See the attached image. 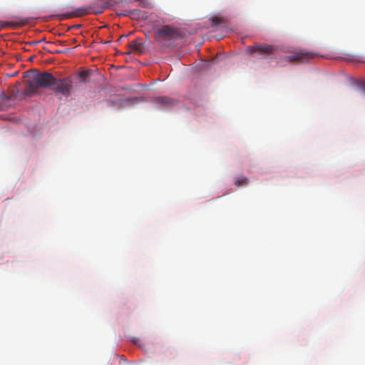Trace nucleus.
Returning <instances> with one entry per match:
<instances>
[{
	"label": "nucleus",
	"instance_id": "5",
	"mask_svg": "<svg viewBox=\"0 0 365 365\" xmlns=\"http://www.w3.org/2000/svg\"><path fill=\"white\" fill-rule=\"evenodd\" d=\"M317 55L314 53L299 51L292 55L288 56L285 58L286 61H301L305 62L310 58L316 57Z\"/></svg>",
	"mask_w": 365,
	"mask_h": 365
},
{
	"label": "nucleus",
	"instance_id": "7",
	"mask_svg": "<svg viewBox=\"0 0 365 365\" xmlns=\"http://www.w3.org/2000/svg\"><path fill=\"white\" fill-rule=\"evenodd\" d=\"M28 24V19H23L20 17L16 18L15 21H4L1 24V27L4 28H11L16 29L21 27Z\"/></svg>",
	"mask_w": 365,
	"mask_h": 365
},
{
	"label": "nucleus",
	"instance_id": "12",
	"mask_svg": "<svg viewBox=\"0 0 365 365\" xmlns=\"http://www.w3.org/2000/svg\"><path fill=\"white\" fill-rule=\"evenodd\" d=\"M354 90H359L361 92H365V83L364 81L359 82V85L356 84L353 86Z\"/></svg>",
	"mask_w": 365,
	"mask_h": 365
},
{
	"label": "nucleus",
	"instance_id": "13",
	"mask_svg": "<svg viewBox=\"0 0 365 365\" xmlns=\"http://www.w3.org/2000/svg\"><path fill=\"white\" fill-rule=\"evenodd\" d=\"M221 19L218 17L215 16L212 18V25L213 26L219 25L220 24H221Z\"/></svg>",
	"mask_w": 365,
	"mask_h": 365
},
{
	"label": "nucleus",
	"instance_id": "11",
	"mask_svg": "<svg viewBox=\"0 0 365 365\" xmlns=\"http://www.w3.org/2000/svg\"><path fill=\"white\" fill-rule=\"evenodd\" d=\"M249 179L243 175L238 176L235 180V185L237 187L244 186L247 184Z\"/></svg>",
	"mask_w": 365,
	"mask_h": 365
},
{
	"label": "nucleus",
	"instance_id": "8",
	"mask_svg": "<svg viewBox=\"0 0 365 365\" xmlns=\"http://www.w3.org/2000/svg\"><path fill=\"white\" fill-rule=\"evenodd\" d=\"M144 51L143 46L141 42L138 41V39H135L128 44V53H135L138 54H141Z\"/></svg>",
	"mask_w": 365,
	"mask_h": 365
},
{
	"label": "nucleus",
	"instance_id": "1",
	"mask_svg": "<svg viewBox=\"0 0 365 365\" xmlns=\"http://www.w3.org/2000/svg\"><path fill=\"white\" fill-rule=\"evenodd\" d=\"M26 85L24 94L29 97L37 93L39 88H44L51 89L56 96L61 95L68 98L73 88L71 78H56L50 73H41L38 70L29 71Z\"/></svg>",
	"mask_w": 365,
	"mask_h": 365
},
{
	"label": "nucleus",
	"instance_id": "10",
	"mask_svg": "<svg viewBox=\"0 0 365 365\" xmlns=\"http://www.w3.org/2000/svg\"><path fill=\"white\" fill-rule=\"evenodd\" d=\"M11 98L6 93H2L0 94V110H8L11 104L10 103Z\"/></svg>",
	"mask_w": 365,
	"mask_h": 365
},
{
	"label": "nucleus",
	"instance_id": "14",
	"mask_svg": "<svg viewBox=\"0 0 365 365\" xmlns=\"http://www.w3.org/2000/svg\"><path fill=\"white\" fill-rule=\"evenodd\" d=\"M87 75H88V73L86 71H81L78 73V76L80 78V79L85 82L86 81V77H87Z\"/></svg>",
	"mask_w": 365,
	"mask_h": 365
},
{
	"label": "nucleus",
	"instance_id": "4",
	"mask_svg": "<svg viewBox=\"0 0 365 365\" xmlns=\"http://www.w3.org/2000/svg\"><path fill=\"white\" fill-rule=\"evenodd\" d=\"M274 49V48L272 45L266 43H255L252 46H249L247 51L251 53H257L259 54H269L273 52Z\"/></svg>",
	"mask_w": 365,
	"mask_h": 365
},
{
	"label": "nucleus",
	"instance_id": "2",
	"mask_svg": "<svg viewBox=\"0 0 365 365\" xmlns=\"http://www.w3.org/2000/svg\"><path fill=\"white\" fill-rule=\"evenodd\" d=\"M110 6H112L110 0H97L88 6L78 8L72 12L60 15L59 19L63 20L74 17H81L90 14L98 15L102 14L105 9L109 8Z\"/></svg>",
	"mask_w": 365,
	"mask_h": 365
},
{
	"label": "nucleus",
	"instance_id": "16",
	"mask_svg": "<svg viewBox=\"0 0 365 365\" xmlns=\"http://www.w3.org/2000/svg\"><path fill=\"white\" fill-rule=\"evenodd\" d=\"M13 95L15 96V98L18 97V94L17 93H14V91H13Z\"/></svg>",
	"mask_w": 365,
	"mask_h": 365
},
{
	"label": "nucleus",
	"instance_id": "15",
	"mask_svg": "<svg viewBox=\"0 0 365 365\" xmlns=\"http://www.w3.org/2000/svg\"><path fill=\"white\" fill-rule=\"evenodd\" d=\"M38 43H39V41H32L30 43V44L34 46V45H37Z\"/></svg>",
	"mask_w": 365,
	"mask_h": 365
},
{
	"label": "nucleus",
	"instance_id": "17",
	"mask_svg": "<svg viewBox=\"0 0 365 365\" xmlns=\"http://www.w3.org/2000/svg\"><path fill=\"white\" fill-rule=\"evenodd\" d=\"M124 37H126V36H121L120 38H124Z\"/></svg>",
	"mask_w": 365,
	"mask_h": 365
},
{
	"label": "nucleus",
	"instance_id": "3",
	"mask_svg": "<svg viewBox=\"0 0 365 365\" xmlns=\"http://www.w3.org/2000/svg\"><path fill=\"white\" fill-rule=\"evenodd\" d=\"M180 37V31L170 26H163L155 31V39L161 44L177 40Z\"/></svg>",
	"mask_w": 365,
	"mask_h": 365
},
{
	"label": "nucleus",
	"instance_id": "9",
	"mask_svg": "<svg viewBox=\"0 0 365 365\" xmlns=\"http://www.w3.org/2000/svg\"><path fill=\"white\" fill-rule=\"evenodd\" d=\"M145 15L144 11L139 9L125 10L123 13L118 14V16H130L132 19H143Z\"/></svg>",
	"mask_w": 365,
	"mask_h": 365
},
{
	"label": "nucleus",
	"instance_id": "6",
	"mask_svg": "<svg viewBox=\"0 0 365 365\" xmlns=\"http://www.w3.org/2000/svg\"><path fill=\"white\" fill-rule=\"evenodd\" d=\"M154 102L161 109L169 108L177 103L175 99L166 96L158 97L155 98Z\"/></svg>",
	"mask_w": 365,
	"mask_h": 365
}]
</instances>
